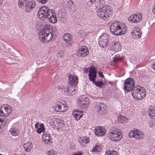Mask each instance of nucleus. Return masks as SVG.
<instances>
[{
    "mask_svg": "<svg viewBox=\"0 0 155 155\" xmlns=\"http://www.w3.org/2000/svg\"><path fill=\"white\" fill-rule=\"evenodd\" d=\"M94 5L97 9V14L99 17L103 20H107L108 17L112 15V8L108 5L103 6L104 0H94Z\"/></svg>",
    "mask_w": 155,
    "mask_h": 155,
    "instance_id": "nucleus-1",
    "label": "nucleus"
},
{
    "mask_svg": "<svg viewBox=\"0 0 155 155\" xmlns=\"http://www.w3.org/2000/svg\"><path fill=\"white\" fill-rule=\"evenodd\" d=\"M43 28L39 33V38L42 42H47L51 40L53 37L52 34L50 32V25L45 24L43 25Z\"/></svg>",
    "mask_w": 155,
    "mask_h": 155,
    "instance_id": "nucleus-2",
    "label": "nucleus"
},
{
    "mask_svg": "<svg viewBox=\"0 0 155 155\" xmlns=\"http://www.w3.org/2000/svg\"><path fill=\"white\" fill-rule=\"evenodd\" d=\"M127 30L126 27L125 25H122L117 21L112 24L110 27V32L116 35H122L125 34Z\"/></svg>",
    "mask_w": 155,
    "mask_h": 155,
    "instance_id": "nucleus-3",
    "label": "nucleus"
},
{
    "mask_svg": "<svg viewBox=\"0 0 155 155\" xmlns=\"http://www.w3.org/2000/svg\"><path fill=\"white\" fill-rule=\"evenodd\" d=\"M53 11L50 9L49 7L46 6H42L38 11V18L42 20L50 17L49 16L52 15Z\"/></svg>",
    "mask_w": 155,
    "mask_h": 155,
    "instance_id": "nucleus-4",
    "label": "nucleus"
},
{
    "mask_svg": "<svg viewBox=\"0 0 155 155\" xmlns=\"http://www.w3.org/2000/svg\"><path fill=\"white\" fill-rule=\"evenodd\" d=\"M134 80L131 78H128L125 81L124 84V89L127 92H130L135 87Z\"/></svg>",
    "mask_w": 155,
    "mask_h": 155,
    "instance_id": "nucleus-5",
    "label": "nucleus"
},
{
    "mask_svg": "<svg viewBox=\"0 0 155 155\" xmlns=\"http://www.w3.org/2000/svg\"><path fill=\"white\" fill-rule=\"evenodd\" d=\"M12 111L11 107L7 104L2 105L0 108V116L6 117Z\"/></svg>",
    "mask_w": 155,
    "mask_h": 155,
    "instance_id": "nucleus-6",
    "label": "nucleus"
},
{
    "mask_svg": "<svg viewBox=\"0 0 155 155\" xmlns=\"http://www.w3.org/2000/svg\"><path fill=\"white\" fill-rule=\"evenodd\" d=\"M121 132L118 131H113L108 134V137L112 141H119L122 138Z\"/></svg>",
    "mask_w": 155,
    "mask_h": 155,
    "instance_id": "nucleus-7",
    "label": "nucleus"
},
{
    "mask_svg": "<svg viewBox=\"0 0 155 155\" xmlns=\"http://www.w3.org/2000/svg\"><path fill=\"white\" fill-rule=\"evenodd\" d=\"M110 38L108 35L106 33H104L100 37L99 44L100 46L102 48L106 47L109 42Z\"/></svg>",
    "mask_w": 155,
    "mask_h": 155,
    "instance_id": "nucleus-8",
    "label": "nucleus"
},
{
    "mask_svg": "<svg viewBox=\"0 0 155 155\" xmlns=\"http://www.w3.org/2000/svg\"><path fill=\"white\" fill-rule=\"evenodd\" d=\"M107 107L105 104L103 103L98 102L95 107L96 110L100 114H103L106 112Z\"/></svg>",
    "mask_w": 155,
    "mask_h": 155,
    "instance_id": "nucleus-9",
    "label": "nucleus"
},
{
    "mask_svg": "<svg viewBox=\"0 0 155 155\" xmlns=\"http://www.w3.org/2000/svg\"><path fill=\"white\" fill-rule=\"evenodd\" d=\"M140 88V87L139 86L135 87L131 90V93L132 96L134 98L139 100L142 99L141 96V89Z\"/></svg>",
    "mask_w": 155,
    "mask_h": 155,
    "instance_id": "nucleus-10",
    "label": "nucleus"
},
{
    "mask_svg": "<svg viewBox=\"0 0 155 155\" xmlns=\"http://www.w3.org/2000/svg\"><path fill=\"white\" fill-rule=\"evenodd\" d=\"M76 85L70 84L68 87L66 88V91H64V94L69 96L74 95L76 91L75 89Z\"/></svg>",
    "mask_w": 155,
    "mask_h": 155,
    "instance_id": "nucleus-11",
    "label": "nucleus"
},
{
    "mask_svg": "<svg viewBox=\"0 0 155 155\" xmlns=\"http://www.w3.org/2000/svg\"><path fill=\"white\" fill-rule=\"evenodd\" d=\"M142 18V15L140 14H133L128 18V20L132 23H137Z\"/></svg>",
    "mask_w": 155,
    "mask_h": 155,
    "instance_id": "nucleus-12",
    "label": "nucleus"
},
{
    "mask_svg": "<svg viewBox=\"0 0 155 155\" xmlns=\"http://www.w3.org/2000/svg\"><path fill=\"white\" fill-rule=\"evenodd\" d=\"M76 54L78 56L84 57L89 54V51L86 47L85 46L80 48L78 51L77 52Z\"/></svg>",
    "mask_w": 155,
    "mask_h": 155,
    "instance_id": "nucleus-13",
    "label": "nucleus"
},
{
    "mask_svg": "<svg viewBox=\"0 0 155 155\" xmlns=\"http://www.w3.org/2000/svg\"><path fill=\"white\" fill-rule=\"evenodd\" d=\"M88 78L91 81L93 82L97 78V71L95 68L91 67L90 68L88 74Z\"/></svg>",
    "mask_w": 155,
    "mask_h": 155,
    "instance_id": "nucleus-14",
    "label": "nucleus"
},
{
    "mask_svg": "<svg viewBox=\"0 0 155 155\" xmlns=\"http://www.w3.org/2000/svg\"><path fill=\"white\" fill-rule=\"evenodd\" d=\"M110 49L111 50L117 51H120L121 47L118 42H111L109 44Z\"/></svg>",
    "mask_w": 155,
    "mask_h": 155,
    "instance_id": "nucleus-15",
    "label": "nucleus"
},
{
    "mask_svg": "<svg viewBox=\"0 0 155 155\" xmlns=\"http://www.w3.org/2000/svg\"><path fill=\"white\" fill-rule=\"evenodd\" d=\"M95 134L97 136H103L105 135V130L101 127H97L95 128Z\"/></svg>",
    "mask_w": 155,
    "mask_h": 155,
    "instance_id": "nucleus-16",
    "label": "nucleus"
},
{
    "mask_svg": "<svg viewBox=\"0 0 155 155\" xmlns=\"http://www.w3.org/2000/svg\"><path fill=\"white\" fill-rule=\"evenodd\" d=\"M88 103V101L85 100L84 96H82L78 98V104L81 108H85Z\"/></svg>",
    "mask_w": 155,
    "mask_h": 155,
    "instance_id": "nucleus-17",
    "label": "nucleus"
},
{
    "mask_svg": "<svg viewBox=\"0 0 155 155\" xmlns=\"http://www.w3.org/2000/svg\"><path fill=\"white\" fill-rule=\"evenodd\" d=\"M35 6V1H29L25 5V10L26 12H29L33 8H34Z\"/></svg>",
    "mask_w": 155,
    "mask_h": 155,
    "instance_id": "nucleus-18",
    "label": "nucleus"
},
{
    "mask_svg": "<svg viewBox=\"0 0 155 155\" xmlns=\"http://www.w3.org/2000/svg\"><path fill=\"white\" fill-rule=\"evenodd\" d=\"M68 78L70 84L74 85L78 84V80L77 76H74L70 74Z\"/></svg>",
    "mask_w": 155,
    "mask_h": 155,
    "instance_id": "nucleus-19",
    "label": "nucleus"
},
{
    "mask_svg": "<svg viewBox=\"0 0 155 155\" xmlns=\"http://www.w3.org/2000/svg\"><path fill=\"white\" fill-rule=\"evenodd\" d=\"M42 139L44 142L49 145H50L51 143L52 139L51 138L50 135L49 134H44L42 135Z\"/></svg>",
    "mask_w": 155,
    "mask_h": 155,
    "instance_id": "nucleus-20",
    "label": "nucleus"
},
{
    "mask_svg": "<svg viewBox=\"0 0 155 155\" xmlns=\"http://www.w3.org/2000/svg\"><path fill=\"white\" fill-rule=\"evenodd\" d=\"M72 114L75 119L77 120H78L82 117L83 115V112L81 110H76L74 111Z\"/></svg>",
    "mask_w": 155,
    "mask_h": 155,
    "instance_id": "nucleus-21",
    "label": "nucleus"
},
{
    "mask_svg": "<svg viewBox=\"0 0 155 155\" xmlns=\"http://www.w3.org/2000/svg\"><path fill=\"white\" fill-rule=\"evenodd\" d=\"M66 103L64 101L60 100L59 101V112H64L67 109L66 108Z\"/></svg>",
    "mask_w": 155,
    "mask_h": 155,
    "instance_id": "nucleus-22",
    "label": "nucleus"
},
{
    "mask_svg": "<svg viewBox=\"0 0 155 155\" xmlns=\"http://www.w3.org/2000/svg\"><path fill=\"white\" fill-rule=\"evenodd\" d=\"M33 144L29 142L25 143L23 145V147L27 152H29L33 147Z\"/></svg>",
    "mask_w": 155,
    "mask_h": 155,
    "instance_id": "nucleus-23",
    "label": "nucleus"
},
{
    "mask_svg": "<svg viewBox=\"0 0 155 155\" xmlns=\"http://www.w3.org/2000/svg\"><path fill=\"white\" fill-rule=\"evenodd\" d=\"M124 56H120V54H117L114 57L113 61L114 62H117L121 61L124 59Z\"/></svg>",
    "mask_w": 155,
    "mask_h": 155,
    "instance_id": "nucleus-24",
    "label": "nucleus"
},
{
    "mask_svg": "<svg viewBox=\"0 0 155 155\" xmlns=\"http://www.w3.org/2000/svg\"><path fill=\"white\" fill-rule=\"evenodd\" d=\"M118 121L120 123L125 124L128 121V119L124 116L119 115L118 118Z\"/></svg>",
    "mask_w": 155,
    "mask_h": 155,
    "instance_id": "nucleus-25",
    "label": "nucleus"
},
{
    "mask_svg": "<svg viewBox=\"0 0 155 155\" xmlns=\"http://www.w3.org/2000/svg\"><path fill=\"white\" fill-rule=\"evenodd\" d=\"M78 141L81 145L83 147H84L86 143L89 142V140L85 137H83L81 138Z\"/></svg>",
    "mask_w": 155,
    "mask_h": 155,
    "instance_id": "nucleus-26",
    "label": "nucleus"
},
{
    "mask_svg": "<svg viewBox=\"0 0 155 155\" xmlns=\"http://www.w3.org/2000/svg\"><path fill=\"white\" fill-rule=\"evenodd\" d=\"M149 115L153 118H155V107L150 108L148 110Z\"/></svg>",
    "mask_w": 155,
    "mask_h": 155,
    "instance_id": "nucleus-27",
    "label": "nucleus"
},
{
    "mask_svg": "<svg viewBox=\"0 0 155 155\" xmlns=\"http://www.w3.org/2000/svg\"><path fill=\"white\" fill-rule=\"evenodd\" d=\"M55 15V14L54 15V13H52V15L49 16L50 17H48V18L49 21L52 23H55L57 21V19Z\"/></svg>",
    "mask_w": 155,
    "mask_h": 155,
    "instance_id": "nucleus-28",
    "label": "nucleus"
},
{
    "mask_svg": "<svg viewBox=\"0 0 155 155\" xmlns=\"http://www.w3.org/2000/svg\"><path fill=\"white\" fill-rule=\"evenodd\" d=\"M136 136L135 138L138 139H141L143 137V134L142 131H140L139 130H136Z\"/></svg>",
    "mask_w": 155,
    "mask_h": 155,
    "instance_id": "nucleus-29",
    "label": "nucleus"
},
{
    "mask_svg": "<svg viewBox=\"0 0 155 155\" xmlns=\"http://www.w3.org/2000/svg\"><path fill=\"white\" fill-rule=\"evenodd\" d=\"M10 134L13 136H17L19 134V131L17 129L11 128L9 130Z\"/></svg>",
    "mask_w": 155,
    "mask_h": 155,
    "instance_id": "nucleus-30",
    "label": "nucleus"
},
{
    "mask_svg": "<svg viewBox=\"0 0 155 155\" xmlns=\"http://www.w3.org/2000/svg\"><path fill=\"white\" fill-rule=\"evenodd\" d=\"M65 127L64 126V121L60 119H59V130L61 129L63 130H65Z\"/></svg>",
    "mask_w": 155,
    "mask_h": 155,
    "instance_id": "nucleus-31",
    "label": "nucleus"
},
{
    "mask_svg": "<svg viewBox=\"0 0 155 155\" xmlns=\"http://www.w3.org/2000/svg\"><path fill=\"white\" fill-rule=\"evenodd\" d=\"M92 83L96 86L100 88H101L102 86H104V83L101 81H93V82H92Z\"/></svg>",
    "mask_w": 155,
    "mask_h": 155,
    "instance_id": "nucleus-32",
    "label": "nucleus"
},
{
    "mask_svg": "<svg viewBox=\"0 0 155 155\" xmlns=\"http://www.w3.org/2000/svg\"><path fill=\"white\" fill-rule=\"evenodd\" d=\"M58 119L57 118H54L53 120V127L55 129L58 130Z\"/></svg>",
    "mask_w": 155,
    "mask_h": 155,
    "instance_id": "nucleus-33",
    "label": "nucleus"
},
{
    "mask_svg": "<svg viewBox=\"0 0 155 155\" xmlns=\"http://www.w3.org/2000/svg\"><path fill=\"white\" fill-rule=\"evenodd\" d=\"M131 34L133 36L134 35L136 37L138 36V37L140 38L141 34V31L137 32L135 30H133Z\"/></svg>",
    "mask_w": 155,
    "mask_h": 155,
    "instance_id": "nucleus-34",
    "label": "nucleus"
},
{
    "mask_svg": "<svg viewBox=\"0 0 155 155\" xmlns=\"http://www.w3.org/2000/svg\"><path fill=\"white\" fill-rule=\"evenodd\" d=\"M45 130L44 125L41 124L40 125V127L36 130V132L38 134H40L42 132H43Z\"/></svg>",
    "mask_w": 155,
    "mask_h": 155,
    "instance_id": "nucleus-35",
    "label": "nucleus"
},
{
    "mask_svg": "<svg viewBox=\"0 0 155 155\" xmlns=\"http://www.w3.org/2000/svg\"><path fill=\"white\" fill-rule=\"evenodd\" d=\"M105 155H118L117 152L115 150L107 151L105 153Z\"/></svg>",
    "mask_w": 155,
    "mask_h": 155,
    "instance_id": "nucleus-36",
    "label": "nucleus"
},
{
    "mask_svg": "<svg viewBox=\"0 0 155 155\" xmlns=\"http://www.w3.org/2000/svg\"><path fill=\"white\" fill-rule=\"evenodd\" d=\"M63 40L66 42V45L68 47L70 46L72 43L71 38H64Z\"/></svg>",
    "mask_w": 155,
    "mask_h": 155,
    "instance_id": "nucleus-37",
    "label": "nucleus"
},
{
    "mask_svg": "<svg viewBox=\"0 0 155 155\" xmlns=\"http://www.w3.org/2000/svg\"><path fill=\"white\" fill-rule=\"evenodd\" d=\"M102 150V148L99 145H97L94 148L92 151L93 152H99Z\"/></svg>",
    "mask_w": 155,
    "mask_h": 155,
    "instance_id": "nucleus-38",
    "label": "nucleus"
},
{
    "mask_svg": "<svg viewBox=\"0 0 155 155\" xmlns=\"http://www.w3.org/2000/svg\"><path fill=\"white\" fill-rule=\"evenodd\" d=\"M4 119L0 118V128L3 127L6 123L5 118Z\"/></svg>",
    "mask_w": 155,
    "mask_h": 155,
    "instance_id": "nucleus-39",
    "label": "nucleus"
},
{
    "mask_svg": "<svg viewBox=\"0 0 155 155\" xmlns=\"http://www.w3.org/2000/svg\"><path fill=\"white\" fill-rule=\"evenodd\" d=\"M64 91H66V89H65L64 86H62L61 87H59V92L61 93L60 94H64Z\"/></svg>",
    "mask_w": 155,
    "mask_h": 155,
    "instance_id": "nucleus-40",
    "label": "nucleus"
},
{
    "mask_svg": "<svg viewBox=\"0 0 155 155\" xmlns=\"http://www.w3.org/2000/svg\"><path fill=\"white\" fill-rule=\"evenodd\" d=\"M52 35L53 36V35H55L56 36L58 33L57 28L56 27H54L52 28Z\"/></svg>",
    "mask_w": 155,
    "mask_h": 155,
    "instance_id": "nucleus-41",
    "label": "nucleus"
},
{
    "mask_svg": "<svg viewBox=\"0 0 155 155\" xmlns=\"http://www.w3.org/2000/svg\"><path fill=\"white\" fill-rule=\"evenodd\" d=\"M136 130H133V131H130L129 134V135L130 137H135L136 136Z\"/></svg>",
    "mask_w": 155,
    "mask_h": 155,
    "instance_id": "nucleus-42",
    "label": "nucleus"
},
{
    "mask_svg": "<svg viewBox=\"0 0 155 155\" xmlns=\"http://www.w3.org/2000/svg\"><path fill=\"white\" fill-rule=\"evenodd\" d=\"M46 154L49 155H57L56 152L52 150L48 151L46 152Z\"/></svg>",
    "mask_w": 155,
    "mask_h": 155,
    "instance_id": "nucleus-43",
    "label": "nucleus"
},
{
    "mask_svg": "<svg viewBox=\"0 0 155 155\" xmlns=\"http://www.w3.org/2000/svg\"><path fill=\"white\" fill-rule=\"evenodd\" d=\"M18 5L19 7L23 6L26 3V0H18Z\"/></svg>",
    "mask_w": 155,
    "mask_h": 155,
    "instance_id": "nucleus-44",
    "label": "nucleus"
},
{
    "mask_svg": "<svg viewBox=\"0 0 155 155\" xmlns=\"http://www.w3.org/2000/svg\"><path fill=\"white\" fill-rule=\"evenodd\" d=\"M62 16L60 17V21L62 23H64L66 21V18L65 17V16L62 15Z\"/></svg>",
    "mask_w": 155,
    "mask_h": 155,
    "instance_id": "nucleus-45",
    "label": "nucleus"
},
{
    "mask_svg": "<svg viewBox=\"0 0 155 155\" xmlns=\"http://www.w3.org/2000/svg\"><path fill=\"white\" fill-rule=\"evenodd\" d=\"M59 8L60 9L59 11V15H60V13L61 14H62V13H64V8L63 6H60L59 7Z\"/></svg>",
    "mask_w": 155,
    "mask_h": 155,
    "instance_id": "nucleus-46",
    "label": "nucleus"
},
{
    "mask_svg": "<svg viewBox=\"0 0 155 155\" xmlns=\"http://www.w3.org/2000/svg\"><path fill=\"white\" fill-rule=\"evenodd\" d=\"M71 38L70 37V35L68 33H66L65 34L63 37V39L64 38Z\"/></svg>",
    "mask_w": 155,
    "mask_h": 155,
    "instance_id": "nucleus-47",
    "label": "nucleus"
},
{
    "mask_svg": "<svg viewBox=\"0 0 155 155\" xmlns=\"http://www.w3.org/2000/svg\"><path fill=\"white\" fill-rule=\"evenodd\" d=\"M38 2L42 4H45L48 1V0H37Z\"/></svg>",
    "mask_w": 155,
    "mask_h": 155,
    "instance_id": "nucleus-48",
    "label": "nucleus"
},
{
    "mask_svg": "<svg viewBox=\"0 0 155 155\" xmlns=\"http://www.w3.org/2000/svg\"><path fill=\"white\" fill-rule=\"evenodd\" d=\"M64 52L63 51H59V54H60V56L62 58L64 56Z\"/></svg>",
    "mask_w": 155,
    "mask_h": 155,
    "instance_id": "nucleus-49",
    "label": "nucleus"
},
{
    "mask_svg": "<svg viewBox=\"0 0 155 155\" xmlns=\"http://www.w3.org/2000/svg\"><path fill=\"white\" fill-rule=\"evenodd\" d=\"M145 95H146L145 92L143 91V90H142V92L141 91V97H142V99L143 98L145 97Z\"/></svg>",
    "mask_w": 155,
    "mask_h": 155,
    "instance_id": "nucleus-50",
    "label": "nucleus"
},
{
    "mask_svg": "<svg viewBox=\"0 0 155 155\" xmlns=\"http://www.w3.org/2000/svg\"><path fill=\"white\" fill-rule=\"evenodd\" d=\"M54 83H55V84H56V85H58V76H57L55 77H54Z\"/></svg>",
    "mask_w": 155,
    "mask_h": 155,
    "instance_id": "nucleus-51",
    "label": "nucleus"
},
{
    "mask_svg": "<svg viewBox=\"0 0 155 155\" xmlns=\"http://www.w3.org/2000/svg\"><path fill=\"white\" fill-rule=\"evenodd\" d=\"M98 74L99 76L100 77L104 78V76L103 75V73L102 72H101L100 71H99L98 72Z\"/></svg>",
    "mask_w": 155,
    "mask_h": 155,
    "instance_id": "nucleus-52",
    "label": "nucleus"
},
{
    "mask_svg": "<svg viewBox=\"0 0 155 155\" xmlns=\"http://www.w3.org/2000/svg\"><path fill=\"white\" fill-rule=\"evenodd\" d=\"M149 125L150 127H152L154 126V122H153L150 121L149 122Z\"/></svg>",
    "mask_w": 155,
    "mask_h": 155,
    "instance_id": "nucleus-53",
    "label": "nucleus"
},
{
    "mask_svg": "<svg viewBox=\"0 0 155 155\" xmlns=\"http://www.w3.org/2000/svg\"><path fill=\"white\" fill-rule=\"evenodd\" d=\"M66 1V2H67V3H68V4H69V5H72L73 4V2H72V1H70V0H65Z\"/></svg>",
    "mask_w": 155,
    "mask_h": 155,
    "instance_id": "nucleus-54",
    "label": "nucleus"
},
{
    "mask_svg": "<svg viewBox=\"0 0 155 155\" xmlns=\"http://www.w3.org/2000/svg\"><path fill=\"white\" fill-rule=\"evenodd\" d=\"M133 30H135L136 31H137V32H139V31H141L140 30V29L139 28H137V27L134 28Z\"/></svg>",
    "mask_w": 155,
    "mask_h": 155,
    "instance_id": "nucleus-55",
    "label": "nucleus"
},
{
    "mask_svg": "<svg viewBox=\"0 0 155 155\" xmlns=\"http://www.w3.org/2000/svg\"><path fill=\"white\" fill-rule=\"evenodd\" d=\"M152 67L155 70V62L152 65Z\"/></svg>",
    "mask_w": 155,
    "mask_h": 155,
    "instance_id": "nucleus-56",
    "label": "nucleus"
},
{
    "mask_svg": "<svg viewBox=\"0 0 155 155\" xmlns=\"http://www.w3.org/2000/svg\"><path fill=\"white\" fill-rule=\"evenodd\" d=\"M38 123H36L35 124V127L36 128H37L38 127Z\"/></svg>",
    "mask_w": 155,
    "mask_h": 155,
    "instance_id": "nucleus-57",
    "label": "nucleus"
},
{
    "mask_svg": "<svg viewBox=\"0 0 155 155\" xmlns=\"http://www.w3.org/2000/svg\"><path fill=\"white\" fill-rule=\"evenodd\" d=\"M82 154L81 153H76L74 154L73 155H82Z\"/></svg>",
    "mask_w": 155,
    "mask_h": 155,
    "instance_id": "nucleus-58",
    "label": "nucleus"
},
{
    "mask_svg": "<svg viewBox=\"0 0 155 155\" xmlns=\"http://www.w3.org/2000/svg\"><path fill=\"white\" fill-rule=\"evenodd\" d=\"M152 12L155 15V8L154 7L153 9L152 10Z\"/></svg>",
    "mask_w": 155,
    "mask_h": 155,
    "instance_id": "nucleus-59",
    "label": "nucleus"
},
{
    "mask_svg": "<svg viewBox=\"0 0 155 155\" xmlns=\"http://www.w3.org/2000/svg\"><path fill=\"white\" fill-rule=\"evenodd\" d=\"M53 109H54V110L55 111H56L58 112V110H56V108L55 107L53 108Z\"/></svg>",
    "mask_w": 155,
    "mask_h": 155,
    "instance_id": "nucleus-60",
    "label": "nucleus"
},
{
    "mask_svg": "<svg viewBox=\"0 0 155 155\" xmlns=\"http://www.w3.org/2000/svg\"><path fill=\"white\" fill-rule=\"evenodd\" d=\"M2 0H0V5H2Z\"/></svg>",
    "mask_w": 155,
    "mask_h": 155,
    "instance_id": "nucleus-61",
    "label": "nucleus"
},
{
    "mask_svg": "<svg viewBox=\"0 0 155 155\" xmlns=\"http://www.w3.org/2000/svg\"><path fill=\"white\" fill-rule=\"evenodd\" d=\"M0 155H2V154H0Z\"/></svg>",
    "mask_w": 155,
    "mask_h": 155,
    "instance_id": "nucleus-62",
    "label": "nucleus"
},
{
    "mask_svg": "<svg viewBox=\"0 0 155 155\" xmlns=\"http://www.w3.org/2000/svg\"><path fill=\"white\" fill-rule=\"evenodd\" d=\"M154 8H155V6H154Z\"/></svg>",
    "mask_w": 155,
    "mask_h": 155,
    "instance_id": "nucleus-63",
    "label": "nucleus"
}]
</instances>
